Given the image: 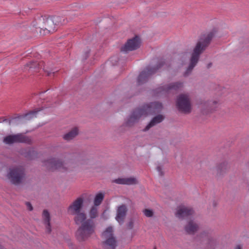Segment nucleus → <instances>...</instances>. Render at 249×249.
<instances>
[{
    "label": "nucleus",
    "instance_id": "nucleus-1",
    "mask_svg": "<svg viewBox=\"0 0 249 249\" xmlns=\"http://www.w3.org/2000/svg\"><path fill=\"white\" fill-rule=\"evenodd\" d=\"M217 31L216 29H213L210 31L203 34L200 37L193 50L188 68L184 73L185 76H188L192 70L196 65L198 61L200 55L205 50L206 48L210 44L211 41Z\"/></svg>",
    "mask_w": 249,
    "mask_h": 249
},
{
    "label": "nucleus",
    "instance_id": "nucleus-2",
    "mask_svg": "<svg viewBox=\"0 0 249 249\" xmlns=\"http://www.w3.org/2000/svg\"><path fill=\"white\" fill-rule=\"evenodd\" d=\"M155 111V102H151L143 106L142 108L136 109L128 118L125 122V125L127 126H131L137 123L141 117L153 114Z\"/></svg>",
    "mask_w": 249,
    "mask_h": 249
},
{
    "label": "nucleus",
    "instance_id": "nucleus-3",
    "mask_svg": "<svg viewBox=\"0 0 249 249\" xmlns=\"http://www.w3.org/2000/svg\"><path fill=\"white\" fill-rule=\"evenodd\" d=\"M80 224L81 225L76 231V237L79 241H86L94 234L96 228L95 224L94 221L90 219H85Z\"/></svg>",
    "mask_w": 249,
    "mask_h": 249
},
{
    "label": "nucleus",
    "instance_id": "nucleus-4",
    "mask_svg": "<svg viewBox=\"0 0 249 249\" xmlns=\"http://www.w3.org/2000/svg\"><path fill=\"white\" fill-rule=\"evenodd\" d=\"M83 203V198L78 197L68 208L69 212L71 214L74 215V220L77 225H80L81 223L86 219L85 213L82 212Z\"/></svg>",
    "mask_w": 249,
    "mask_h": 249
},
{
    "label": "nucleus",
    "instance_id": "nucleus-5",
    "mask_svg": "<svg viewBox=\"0 0 249 249\" xmlns=\"http://www.w3.org/2000/svg\"><path fill=\"white\" fill-rule=\"evenodd\" d=\"M25 168L23 166L17 165L10 167L7 173V178L14 185L21 183L25 178Z\"/></svg>",
    "mask_w": 249,
    "mask_h": 249
},
{
    "label": "nucleus",
    "instance_id": "nucleus-6",
    "mask_svg": "<svg viewBox=\"0 0 249 249\" xmlns=\"http://www.w3.org/2000/svg\"><path fill=\"white\" fill-rule=\"evenodd\" d=\"M44 165L49 170L52 171L57 170L62 172H66L71 170L68 163L56 158L48 159L44 162Z\"/></svg>",
    "mask_w": 249,
    "mask_h": 249
},
{
    "label": "nucleus",
    "instance_id": "nucleus-7",
    "mask_svg": "<svg viewBox=\"0 0 249 249\" xmlns=\"http://www.w3.org/2000/svg\"><path fill=\"white\" fill-rule=\"evenodd\" d=\"M178 110L184 113L188 114L191 111V104L190 99L187 94L179 95L176 102Z\"/></svg>",
    "mask_w": 249,
    "mask_h": 249
},
{
    "label": "nucleus",
    "instance_id": "nucleus-8",
    "mask_svg": "<svg viewBox=\"0 0 249 249\" xmlns=\"http://www.w3.org/2000/svg\"><path fill=\"white\" fill-rule=\"evenodd\" d=\"M3 142L7 144H12L14 143H25L30 144L32 142L31 138L22 133L9 135L3 138Z\"/></svg>",
    "mask_w": 249,
    "mask_h": 249
},
{
    "label": "nucleus",
    "instance_id": "nucleus-9",
    "mask_svg": "<svg viewBox=\"0 0 249 249\" xmlns=\"http://www.w3.org/2000/svg\"><path fill=\"white\" fill-rule=\"evenodd\" d=\"M113 229L111 227H107L102 234V238L106 239L104 242L106 249H115L117 246L116 241L113 236Z\"/></svg>",
    "mask_w": 249,
    "mask_h": 249
},
{
    "label": "nucleus",
    "instance_id": "nucleus-10",
    "mask_svg": "<svg viewBox=\"0 0 249 249\" xmlns=\"http://www.w3.org/2000/svg\"><path fill=\"white\" fill-rule=\"evenodd\" d=\"M39 24L42 22L43 24L40 25V33L46 35L54 32L55 25L52 17H41L39 19Z\"/></svg>",
    "mask_w": 249,
    "mask_h": 249
},
{
    "label": "nucleus",
    "instance_id": "nucleus-11",
    "mask_svg": "<svg viewBox=\"0 0 249 249\" xmlns=\"http://www.w3.org/2000/svg\"><path fill=\"white\" fill-rule=\"evenodd\" d=\"M183 84L181 82L173 83L169 85L159 87L157 89V96L160 94H166L172 90H176L182 87Z\"/></svg>",
    "mask_w": 249,
    "mask_h": 249
},
{
    "label": "nucleus",
    "instance_id": "nucleus-12",
    "mask_svg": "<svg viewBox=\"0 0 249 249\" xmlns=\"http://www.w3.org/2000/svg\"><path fill=\"white\" fill-rule=\"evenodd\" d=\"M155 72L156 69L154 67L146 68L139 75L137 79L138 85H140L146 83Z\"/></svg>",
    "mask_w": 249,
    "mask_h": 249
},
{
    "label": "nucleus",
    "instance_id": "nucleus-13",
    "mask_svg": "<svg viewBox=\"0 0 249 249\" xmlns=\"http://www.w3.org/2000/svg\"><path fill=\"white\" fill-rule=\"evenodd\" d=\"M140 38L136 36L132 39H129L125 45L122 48L121 51L124 52L136 50L140 47Z\"/></svg>",
    "mask_w": 249,
    "mask_h": 249
},
{
    "label": "nucleus",
    "instance_id": "nucleus-14",
    "mask_svg": "<svg viewBox=\"0 0 249 249\" xmlns=\"http://www.w3.org/2000/svg\"><path fill=\"white\" fill-rule=\"evenodd\" d=\"M194 211L190 208L180 206L178 208L175 215L179 219L191 218Z\"/></svg>",
    "mask_w": 249,
    "mask_h": 249
},
{
    "label": "nucleus",
    "instance_id": "nucleus-15",
    "mask_svg": "<svg viewBox=\"0 0 249 249\" xmlns=\"http://www.w3.org/2000/svg\"><path fill=\"white\" fill-rule=\"evenodd\" d=\"M127 212V208L124 204H122L117 207L115 219L120 224H122L124 223Z\"/></svg>",
    "mask_w": 249,
    "mask_h": 249
},
{
    "label": "nucleus",
    "instance_id": "nucleus-16",
    "mask_svg": "<svg viewBox=\"0 0 249 249\" xmlns=\"http://www.w3.org/2000/svg\"><path fill=\"white\" fill-rule=\"evenodd\" d=\"M199 229L198 224L194 220L190 219L185 226V231L189 234H194Z\"/></svg>",
    "mask_w": 249,
    "mask_h": 249
},
{
    "label": "nucleus",
    "instance_id": "nucleus-17",
    "mask_svg": "<svg viewBox=\"0 0 249 249\" xmlns=\"http://www.w3.org/2000/svg\"><path fill=\"white\" fill-rule=\"evenodd\" d=\"M118 184L133 185L137 183V180L134 178H118L113 180Z\"/></svg>",
    "mask_w": 249,
    "mask_h": 249
},
{
    "label": "nucleus",
    "instance_id": "nucleus-18",
    "mask_svg": "<svg viewBox=\"0 0 249 249\" xmlns=\"http://www.w3.org/2000/svg\"><path fill=\"white\" fill-rule=\"evenodd\" d=\"M43 218L44 224L46 225V231L48 233H50L51 231V228L50 225V215L48 211L45 210L43 212Z\"/></svg>",
    "mask_w": 249,
    "mask_h": 249
},
{
    "label": "nucleus",
    "instance_id": "nucleus-19",
    "mask_svg": "<svg viewBox=\"0 0 249 249\" xmlns=\"http://www.w3.org/2000/svg\"><path fill=\"white\" fill-rule=\"evenodd\" d=\"M78 129L77 127H74L69 132L64 135L63 138L67 141H71L78 134Z\"/></svg>",
    "mask_w": 249,
    "mask_h": 249
},
{
    "label": "nucleus",
    "instance_id": "nucleus-20",
    "mask_svg": "<svg viewBox=\"0 0 249 249\" xmlns=\"http://www.w3.org/2000/svg\"><path fill=\"white\" fill-rule=\"evenodd\" d=\"M220 104V102L218 100H213L212 101H209L206 103L209 109L211 110H215Z\"/></svg>",
    "mask_w": 249,
    "mask_h": 249
},
{
    "label": "nucleus",
    "instance_id": "nucleus-21",
    "mask_svg": "<svg viewBox=\"0 0 249 249\" xmlns=\"http://www.w3.org/2000/svg\"><path fill=\"white\" fill-rule=\"evenodd\" d=\"M26 118L25 115L23 116H19L17 117L12 118L10 120L5 119L3 122L8 123L9 125L11 124H18L19 123V121L22 119Z\"/></svg>",
    "mask_w": 249,
    "mask_h": 249
},
{
    "label": "nucleus",
    "instance_id": "nucleus-22",
    "mask_svg": "<svg viewBox=\"0 0 249 249\" xmlns=\"http://www.w3.org/2000/svg\"><path fill=\"white\" fill-rule=\"evenodd\" d=\"M54 23H55V25H62L65 24L67 23V21H65V19L63 17L60 16H53L52 17Z\"/></svg>",
    "mask_w": 249,
    "mask_h": 249
},
{
    "label": "nucleus",
    "instance_id": "nucleus-23",
    "mask_svg": "<svg viewBox=\"0 0 249 249\" xmlns=\"http://www.w3.org/2000/svg\"><path fill=\"white\" fill-rule=\"evenodd\" d=\"M43 66V62H31L29 63H27L26 64V67H29V69H41L42 68Z\"/></svg>",
    "mask_w": 249,
    "mask_h": 249
},
{
    "label": "nucleus",
    "instance_id": "nucleus-24",
    "mask_svg": "<svg viewBox=\"0 0 249 249\" xmlns=\"http://www.w3.org/2000/svg\"><path fill=\"white\" fill-rule=\"evenodd\" d=\"M26 152L24 154L25 156L30 159H33L37 156V152L34 148H29L26 150Z\"/></svg>",
    "mask_w": 249,
    "mask_h": 249
},
{
    "label": "nucleus",
    "instance_id": "nucleus-25",
    "mask_svg": "<svg viewBox=\"0 0 249 249\" xmlns=\"http://www.w3.org/2000/svg\"><path fill=\"white\" fill-rule=\"evenodd\" d=\"M104 198V195L102 193L97 194L94 200V204L95 206H97L101 204Z\"/></svg>",
    "mask_w": 249,
    "mask_h": 249
},
{
    "label": "nucleus",
    "instance_id": "nucleus-26",
    "mask_svg": "<svg viewBox=\"0 0 249 249\" xmlns=\"http://www.w3.org/2000/svg\"><path fill=\"white\" fill-rule=\"evenodd\" d=\"M41 110H42V108H41V109L36 108L34 110L31 111L30 112L27 113L25 115V117H26V119H30L33 117H36V113L40 111Z\"/></svg>",
    "mask_w": 249,
    "mask_h": 249
},
{
    "label": "nucleus",
    "instance_id": "nucleus-27",
    "mask_svg": "<svg viewBox=\"0 0 249 249\" xmlns=\"http://www.w3.org/2000/svg\"><path fill=\"white\" fill-rule=\"evenodd\" d=\"M157 171L158 172L159 176L162 177L165 173V168L162 164H159L157 166Z\"/></svg>",
    "mask_w": 249,
    "mask_h": 249
},
{
    "label": "nucleus",
    "instance_id": "nucleus-28",
    "mask_svg": "<svg viewBox=\"0 0 249 249\" xmlns=\"http://www.w3.org/2000/svg\"><path fill=\"white\" fill-rule=\"evenodd\" d=\"M89 214L91 219L96 218L98 215L97 208L95 207H92L89 211Z\"/></svg>",
    "mask_w": 249,
    "mask_h": 249
},
{
    "label": "nucleus",
    "instance_id": "nucleus-29",
    "mask_svg": "<svg viewBox=\"0 0 249 249\" xmlns=\"http://www.w3.org/2000/svg\"><path fill=\"white\" fill-rule=\"evenodd\" d=\"M156 125V116L154 117L151 122L143 129L144 131H148L150 128Z\"/></svg>",
    "mask_w": 249,
    "mask_h": 249
},
{
    "label": "nucleus",
    "instance_id": "nucleus-30",
    "mask_svg": "<svg viewBox=\"0 0 249 249\" xmlns=\"http://www.w3.org/2000/svg\"><path fill=\"white\" fill-rule=\"evenodd\" d=\"M144 215L148 217H151L153 214V212L152 210L149 209H145L143 211Z\"/></svg>",
    "mask_w": 249,
    "mask_h": 249
},
{
    "label": "nucleus",
    "instance_id": "nucleus-31",
    "mask_svg": "<svg viewBox=\"0 0 249 249\" xmlns=\"http://www.w3.org/2000/svg\"><path fill=\"white\" fill-rule=\"evenodd\" d=\"M164 118V117L162 115H157V124L161 122L163 120Z\"/></svg>",
    "mask_w": 249,
    "mask_h": 249
},
{
    "label": "nucleus",
    "instance_id": "nucleus-32",
    "mask_svg": "<svg viewBox=\"0 0 249 249\" xmlns=\"http://www.w3.org/2000/svg\"><path fill=\"white\" fill-rule=\"evenodd\" d=\"M164 65H165V63L164 61H159L158 64H157V70L162 67Z\"/></svg>",
    "mask_w": 249,
    "mask_h": 249
},
{
    "label": "nucleus",
    "instance_id": "nucleus-33",
    "mask_svg": "<svg viewBox=\"0 0 249 249\" xmlns=\"http://www.w3.org/2000/svg\"><path fill=\"white\" fill-rule=\"evenodd\" d=\"M134 226V221L133 220L131 219L127 224V228L129 229H132Z\"/></svg>",
    "mask_w": 249,
    "mask_h": 249
},
{
    "label": "nucleus",
    "instance_id": "nucleus-34",
    "mask_svg": "<svg viewBox=\"0 0 249 249\" xmlns=\"http://www.w3.org/2000/svg\"><path fill=\"white\" fill-rule=\"evenodd\" d=\"M26 206L27 207V209L29 211H31L33 210V207H32L31 204L30 202H26Z\"/></svg>",
    "mask_w": 249,
    "mask_h": 249
},
{
    "label": "nucleus",
    "instance_id": "nucleus-35",
    "mask_svg": "<svg viewBox=\"0 0 249 249\" xmlns=\"http://www.w3.org/2000/svg\"><path fill=\"white\" fill-rule=\"evenodd\" d=\"M157 110L159 109H161L162 108V105L161 103L157 102Z\"/></svg>",
    "mask_w": 249,
    "mask_h": 249
},
{
    "label": "nucleus",
    "instance_id": "nucleus-36",
    "mask_svg": "<svg viewBox=\"0 0 249 249\" xmlns=\"http://www.w3.org/2000/svg\"><path fill=\"white\" fill-rule=\"evenodd\" d=\"M234 249H242V247L241 245H237L234 247Z\"/></svg>",
    "mask_w": 249,
    "mask_h": 249
},
{
    "label": "nucleus",
    "instance_id": "nucleus-37",
    "mask_svg": "<svg viewBox=\"0 0 249 249\" xmlns=\"http://www.w3.org/2000/svg\"><path fill=\"white\" fill-rule=\"evenodd\" d=\"M51 73H52L51 72H48V75H49Z\"/></svg>",
    "mask_w": 249,
    "mask_h": 249
},
{
    "label": "nucleus",
    "instance_id": "nucleus-38",
    "mask_svg": "<svg viewBox=\"0 0 249 249\" xmlns=\"http://www.w3.org/2000/svg\"><path fill=\"white\" fill-rule=\"evenodd\" d=\"M211 64H209V65H208V67H210V66H211Z\"/></svg>",
    "mask_w": 249,
    "mask_h": 249
},
{
    "label": "nucleus",
    "instance_id": "nucleus-39",
    "mask_svg": "<svg viewBox=\"0 0 249 249\" xmlns=\"http://www.w3.org/2000/svg\"><path fill=\"white\" fill-rule=\"evenodd\" d=\"M153 249H156V247H154Z\"/></svg>",
    "mask_w": 249,
    "mask_h": 249
}]
</instances>
